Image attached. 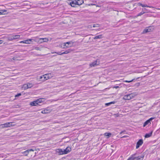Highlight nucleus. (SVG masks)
I'll use <instances>...</instances> for the list:
<instances>
[{"instance_id":"obj_1","label":"nucleus","mask_w":160,"mask_h":160,"mask_svg":"<svg viewBox=\"0 0 160 160\" xmlns=\"http://www.w3.org/2000/svg\"><path fill=\"white\" fill-rule=\"evenodd\" d=\"M33 86V84L32 83L25 84L23 85L22 88L24 90H26L27 89L32 88Z\"/></svg>"},{"instance_id":"obj_2","label":"nucleus","mask_w":160,"mask_h":160,"mask_svg":"<svg viewBox=\"0 0 160 160\" xmlns=\"http://www.w3.org/2000/svg\"><path fill=\"white\" fill-rule=\"evenodd\" d=\"M52 77V74L51 73L45 74L40 77V79H42L43 77L44 78V80H47L49 78Z\"/></svg>"},{"instance_id":"obj_3","label":"nucleus","mask_w":160,"mask_h":160,"mask_svg":"<svg viewBox=\"0 0 160 160\" xmlns=\"http://www.w3.org/2000/svg\"><path fill=\"white\" fill-rule=\"evenodd\" d=\"M36 40L35 39H29L25 40L23 41H21L19 42L20 43H24L26 44H30V42H32L33 41H36Z\"/></svg>"},{"instance_id":"obj_4","label":"nucleus","mask_w":160,"mask_h":160,"mask_svg":"<svg viewBox=\"0 0 160 160\" xmlns=\"http://www.w3.org/2000/svg\"><path fill=\"white\" fill-rule=\"evenodd\" d=\"M133 97V94H132L125 95L123 97V99L126 100H129Z\"/></svg>"},{"instance_id":"obj_5","label":"nucleus","mask_w":160,"mask_h":160,"mask_svg":"<svg viewBox=\"0 0 160 160\" xmlns=\"http://www.w3.org/2000/svg\"><path fill=\"white\" fill-rule=\"evenodd\" d=\"M12 123L11 122L6 123L4 124H1L0 125V127L2 128H5L10 127L12 126L11 123Z\"/></svg>"},{"instance_id":"obj_6","label":"nucleus","mask_w":160,"mask_h":160,"mask_svg":"<svg viewBox=\"0 0 160 160\" xmlns=\"http://www.w3.org/2000/svg\"><path fill=\"white\" fill-rule=\"evenodd\" d=\"M69 4L72 7H77V4L76 3V0H72L70 1Z\"/></svg>"},{"instance_id":"obj_7","label":"nucleus","mask_w":160,"mask_h":160,"mask_svg":"<svg viewBox=\"0 0 160 160\" xmlns=\"http://www.w3.org/2000/svg\"><path fill=\"white\" fill-rule=\"evenodd\" d=\"M143 141L142 139H140L137 142L136 146V148L138 149L140 146H141L143 143Z\"/></svg>"},{"instance_id":"obj_8","label":"nucleus","mask_w":160,"mask_h":160,"mask_svg":"<svg viewBox=\"0 0 160 160\" xmlns=\"http://www.w3.org/2000/svg\"><path fill=\"white\" fill-rule=\"evenodd\" d=\"M99 64V61L98 60H96L95 61L92 62L90 64V66L91 67H94Z\"/></svg>"},{"instance_id":"obj_9","label":"nucleus","mask_w":160,"mask_h":160,"mask_svg":"<svg viewBox=\"0 0 160 160\" xmlns=\"http://www.w3.org/2000/svg\"><path fill=\"white\" fill-rule=\"evenodd\" d=\"M154 119V118H150L149 119H148V120H147L144 123L143 125V127H145L148 124H151V121L152 120V119Z\"/></svg>"},{"instance_id":"obj_10","label":"nucleus","mask_w":160,"mask_h":160,"mask_svg":"<svg viewBox=\"0 0 160 160\" xmlns=\"http://www.w3.org/2000/svg\"><path fill=\"white\" fill-rule=\"evenodd\" d=\"M57 152L58 153L59 155H62L65 154L63 150L60 149H58L56 150Z\"/></svg>"},{"instance_id":"obj_11","label":"nucleus","mask_w":160,"mask_h":160,"mask_svg":"<svg viewBox=\"0 0 160 160\" xmlns=\"http://www.w3.org/2000/svg\"><path fill=\"white\" fill-rule=\"evenodd\" d=\"M137 153H135L132 155L131 156L128 158L129 160H134L136 159L137 158Z\"/></svg>"},{"instance_id":"obj_12","label":"nucleus","mask_w":160,"mask_h":160,"mask_svg":"<svg viewBox=\"0 0 160 160\" xmlns=\"http://www.w3.org/2000/svg\"><path fill=\"white\" fill-rule=\"evenodd\" d=\"M65 154H67L71 151V148L69 147H67L65 149H63Z\"/></svg>"},{"instance_id":"obj_13","label":"nucleus","mask_w":160,"mask_h":160,"mask_svg":"<svg viewBox=\"0 0 160 160\" xmlns=\"http://www.w3.org/2000/svg\"><path fill=\"white\" fill-rule=\"evenodd\" d=\"M71 42H67L65 43H63V48H68L69 47L68 46H67V45H69V44H71Z\"/></svg>"},{"instance_id":"obj_14","label":"nucleus","mask_w":160,"mask_h":160,"mask_svg":"<svg viewBox=\"0 0 160 160\" xmlns=\"http://www.w3.org/2000/svg\"><path fill=\"white\" fill-rule=\"evenodd\" d=\"M144 155L143 154H142L140 156H138L137 157V160H143Z\"/></svg>"},{"instance_id":"obj_15","label":"nucleus","mask_w":160,"mask_h":160,"mask_svg":"<svg viewBox=\"0 0 160 160\" xmlns=\"http://www.w3.org/2000/svg\"><path fill=\"white\" fill-rule=\"evenodd\" d=\"M77 5L80 6L83 3V0H76Z\"/></svg>"},{"instance_id":"obj_16","label":"nucleus","mask_w":160,"mask_h":160,"mask_svg":"<svg viewBox=\"0 0 160 160\" xmlns=\"http://www.w3.org/2000/svg\"><path fill=\"white\" fill-rule=\"evenodd\" d=\"M30 105L32 106H35L38 105V104L37 102H36V100L31 102L30 103Z\"/></svg>"},{"instance_id":"obj_17","label":"nucleus","mask_w":160,"mask_h":160,"mask_svg":"<svg viewBox=\"0 0 160 160\" xmlns=\"http://www.w3.org/2000/svg\"><path fill=\"white\" fill-rule=\"evenodd\" d=\"M12 36L13 40L19 38L20 37V36L19 35H13Z\"/></svg>"},{"instance_id":"obj_18","label":"nucleus","mask_w":160,"mask_h":160,"mask_svg":"<svg viewBox=\"0 0 160 160\" xmlns=\"http://www.w3.org/2000/svg\"><path fill=\"white\" fill-rule=\"evenodd\" d=\"M50 112L49 110L47 109H45L42 110L41 112V113L43 114L48 113Z\"/></svg>"},{"instance_id":"obj_19","label":"nucleus","mask_w":160,"mask_h":160,"mask_svg":"<svg viewBox=\"0 0 160 160\" xmlns=\"http://www.w3.org/2000/svg\"><path fill=\"white\" fill-rule=\"evenodd\" d=\"M152 131H151V132L147 133L145 134V138H148L151 136L152 134Z\"/></svg>"},{"instance_id":"obj_20","label":"nucleus","mask_w":160,"mask_h":160,"mask_svg":"<svg viewBox=\"0 0 160 160\" xmlns=\"http://www.w3.org/2000/svg\"><path fill=\"white\" fill-rule=\"evenodd\" d=\"M72 51V50L71 49H69L67 50L65 52H62V54H67L69 53L70 52H71Z\"/></svg>"},{"instance_id":"obj_21","label":"nucleus","mask_w":160,"mask_h":160,"mask_svg":"<svg viewBox=\"0 0 160 160\" xmlns=\"http://www.w3.org/2000/svg\"><path fill=\"white\" fill-rule=\"evenodd\" d=\"M148 11H145V12H142V11L140 13H139L137 15V17H138L139 16H141V15H142L144 13H148Z\"/></svg>"},{"instance_id":"obj_22","label":"nucleus","mask_w":160,"mask_h":160,"mask_svg":"<svg viewBox=\"0 0 160 160\" xmlns=\"http://www.w3.org/2000/svg\"><path fill=\"white\" fill-rule=\"evenodd\" d=\"M12 37V35L11 36H8L6 38L8 41H12L13 40Z\"/></svg>"},{"instance_id":"obj_23","label":"nucleus","mask_w":160,"mask_h":160,"mask_svg":"<svg viewBox=\"0 0 160 160\" xmlns=\"http://www.w3.org/2000/svg\"><path fill=\"white\" fill-rule=\"evenodd\" d=\"M102 38V35H99L98 36H95L94 38L93 39H96L98 38Z\"/></svg>"},{"instance_id":"obj_24","label":"nucleus","mask_w":160,"mask_h":160,"mask_svg":"<svg viewBox=\"0 0 160 160\" xmlns=\"http://www.w3.org/2000/svg\"><path fill=\"white\" fill-rule=\"evenodd\" d=\"M104 135L106 136H107L108 138H109L111 136L112 134L111 133L106 132L104 134Z\"/></svg>"},{"instance_id":"obj_25","label":"nucleus","mask_w":160,"mask_h":160,"mask_svg":"<svg viewBox=\"0 0 160 160\" xmlns=\"http://www.w3.org/2000/svg\"><path fill=\"white\" fill-rule=\"evenodd\" d=\"M29 152L28 150H27L23 152H22V153L23 154H24L25 156H27L28 155L29 153Z\"/></svg>"},{"instance_id":"obj_26","label":"nucleus","mask_w":160,"mask_h":160,"mask_svg":"<svg viewBox=\"0 0 160 160\" xmlns=\"http://www.w3.org/2000/svg\"><path fill=\"white\" fill-rule=\"evenodd\" d=\"M36 102H37L38 104V105H40L39 103L42 102V101L41 99H38L36 100Z\"/></svg>"},{"instance_id":"obj_27","label":"nucleus","mask_w":160,"mask_h":160,"mask_svg":"<svg viewBox=\"0 0 160 160\" xmlns=\"http://www.w3.org/2000/svg\"><path fill=\"white\" fill-rule=\"evenodd\" d=\"M7 12V10H0V14H4V13Z\"/></svg>"},{"instance_id":"obj_28","label":"nucleus","mask_w":160,"mask_h":160,"mask_svg":"<svg viewBox=\"0 0 160 160\" xmlns=\"http://www.w3.org/2000/svg\"><path fill=\"white\" fill-rule=\"evenodd\" d=\"M39 39L41 41V42H46V41L48 40V39L46 38H41Z\"/></svg>"},{"instance_id":"obj_29","label":"nucleus","mask_w":160,"mask_h":160,"mask_svg":"<svg viewBox=\"0 0 160 160\" xmlns=\"http://www.w3.org/2000/svg\"><path fill=\"white\" fill-rule=\"evenodd\" d=\"M134 79H132V80H130V81L125 80V81H124V82H131L133 81Z\"/></svg>"},{"instance_id":"obj_30","label":"nucleus","mask_w":160,"mask_h":160,"mask_svg":"<svg viewBox=\"0 0 160 160\" xmlns=\"http://www.w3.org/2000/svg\"><path fill=\"white\" fill-rule=\"evenodd\" d=\"M99 26H100L99 24H94L93 25V28L97 27H98Z\"/></svg>"},{"instance_id":"obj_31","label":"nucleus","mask_w":160,"mask_h":160,"mask_svg":"<svg viewBox=\"0 0 160 160\" xmlns=\"http://www.w3.org/2000/svg\"><path fill=\"white\" fill-rule=\"evenodd\" d=\"M55 53H57L59 55H62L63 54H62V52L61 53V52H55Z\"/></svg>"},{"instance_id":"obj_32","label":"nucleus","mask_w":160,"mask_h":160,"mask_svg":"<svg viewBox=\"0 0 160 160\" xmlns=\"http://www.w3.org/2000/svg\"><path fill=\"white\" fill-rule=\"evenodd\" d=\"M21 95V93H18L16 94L15 96V97H18L20 96Z\"/></svg>"},{"instance_id":"obj_33","label":"nucleus","mask_w":160,"mask_h":160,"mask_svg":"<svg viewBox=\"0 0 160 160\" xmlns=\"http://www.w3.org/2000/svg\"><path fill=\"white\" fill-rule=\"evenodd\" d=\"M142 12H145V11H148V12H149L147 10V9L145 8H142Z\"/></svg>"},{"instance_id":"obj_34","label":"nucleus","mask_w":160,"mask_h":160,"mask_svg":"<svg viewBox=\"0 0 160 160\" xmlns=\"http://www.w3.org/2000/svg\"><path fill=\"white\" fill-rule=\"evenodd\" d=\"M35 49L37 50H40V48L38 47H36L35 48Z\"/></svg>"},{"instance_id":"obj_35","label":"nucleus","mask_w":160,"mask_h":160,"mask_svg":"<svg viewBox=\"0 0 160 160\" xmlns=\"http://www.w3.org/2000/svg\"><path fill=\"white\" fill-rule=\"evenodd\" d=\"M144 31L145 32H150L149 30V29H146L144 30Z\"/></svg>"},{"instance_id":"obj_36","label":"nucleus","mask_w":160,"mask_h":160,"mask_svg":"<svg viewBox=\"0 0 160 160\" xmlns=\"http://www.w3.org/2000/svg\"><path fill=\"white\" fill-rule=\"evenodd\" d=\"M143 7H150L148 6L147 5L144 4Z\"/></svg>"},{"instance_id":"obj_37","label":"nucleus","mask_w":160,"mask_h":160,"mask_svg":"<svg viewBox=\"0 0 160 160\" xmlns=\"http://www.w3.org/2000/svg\"><path fill=\"white\" fill-rule=\"evenodd\" d=\"M28 150L29 152H31V151H34V150L32 149H28Z\"/></svg>"},{"instance_id":"obj_38","label":"nucleus","mask_w":160,"mask_h":160,"mask_svg":"<svg viewBox=\"0 0 160 160\" xmlns=\"http://www.w3.org/2000/svg\"><path fill=\"white\" fill-rule=\"evenodd\" d=\"M128 137V136H127V135H125V136H124L122 137H121V138H126L127 137Z\"/></svg>"},{"instance_id":"obj_39","label":"nucleus","mask_w":160,"mask_h":160,"mask_svg":"<svg viewBox=\"0 0 160 160\" xmlns=\"http://www.w3.org/2000/svg\"><path fill=\"white\" fill-rule=\"evenodd\" d=\"M151 27H149V28H148V29H149V32H151V31H152L151 29Z\"/></svg>"},{"instance_id":"obj_40","label":"nucleus","mask_w":160,"mask_h":160,"mask_svg":"<svg viewBox=\"0 0 160 160\" xmlns=\"http://www.w3.org/2000/svg\"><path fill=\"white\" fill-rule=\"evenodd\" d=\"M109 103H110V104H114L115 103V102H109Z\"/></svg>"},{"instance_id":"obj_41","label":"nucleus","mask_w":160,"mask_h":160,"mask_svg":"<svg viewBox=\"0 0 160 160\" xmlns=\"http://www.w3.org/2000/svg\"><path fill=\"white\" fill-rule=\"evenodd\" d=\"M141 3H138V6H141Z\"/></svg>"},{"instance_id":"obj_42","label":"nucleus","mask_w":160,"mask_h":160,"mask_svg":"<svg viewBox=\"0 0 160 160\" xmlns=\"http://www.w3.org/2000/svg\"><path fill=\"white\" fill-rule=\"evenodd\" d=\"M105 105L106 106H108V105H110V103L109 102V103H106L105 104Z\"/></svg>"},{"instance_id":"obj_43","label":"nucleus","mask_w":160,"mask_h":160,"mask_svg":"<svg viewBox=\"0 0 160 160\" xmlns=\"http://www.w3.org/2000/svg\"><path fill=\"white\" fill-rule=\"evenodd\" d=\"M119 88V87L118 86H115V87H114V88H115L116 89L118 88Z\"/></svg>"},{"instance_id":"obj_44","label":"nucleus","mask_w":160,"mask_h":160,"mask_svg":"<svg viewBox=\"0 0 160 160\" xmlns=\"http://www.w3.org/2000/svg\"><path fill=\"white\" fill-rule=\"evenodd\" d=\"M2 43V40H0V44H1Z\"/></svg>"},{"instance_id":"obj_45","label":"nucleus","mask_w":160,"mask_h":160,"mask_svg":"<svg viewBox=\"0 0 160 160\" xmlns=\"http://www.w3.org/2000/svg\"><path fill=\"white\" fill-rule=\"evenodd\" d=\"M124 132H125V131H122L120 132V134H122Z\"/></svg>"},{"instance_id":"obj_46","label":"nucleus","mask_w":160,"mask_h":160,"mask_svg":"<svg viewBox=\"0 0 160 160\" xmlns=\"http://www.w3.org/2000/svg\"><path fill=\"white\" fill-rule=\"evenodd\" d=\"M144 5V4H141V6H142V7H143V5Z\"/></svg>"}]
</instances>
